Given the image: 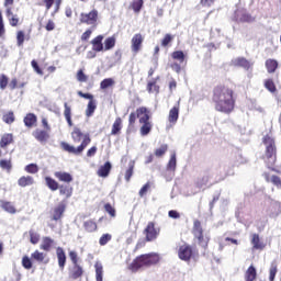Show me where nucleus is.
<instances>
[{"instance_id": "nucleus-61", "label": "nucleus", "mask_w": 281, "mask_h": 281, "mask_svg": "<svg viewBox=\"0 0 281 281\" xmlns=\"http://www.w3.org/2000/svg\"><path fill=\"white\" fill-rule=\"evenodd\" d=\"M22 267H24L26 270L32 269L33 263H32V259H30V257L24 256L22 258Z\"/></svg>"}, {"instance_id": "nucleus-38", "label": "nucleus", "mask_w": 281, "mask_h": 281, "mask_svg": "<svg viewBox=\"0 0 281 281\" xmlns=\"http://www.w3.org/2000/svg\"><path fill=\"white\" fill-rule=\"evenodd\" d=\"M134 172H135V160H131L128 162V168L125 171V181L127 183L131 181V178L133 177Z\"/></svg>"}, {"instance_id": "nucleus-10", "label": "nucleus", "mask_w": 281, "mask_h": 281, "mask_svg": "<svg viewBox=\"0 0 281 281\" xmlns=\"http://www.w3.org/2000/svg\"><path fill=\"white\" fill-rule=\"evenodd\" d=\"M143 234L145 236L146 243H153L159 238L161 234V228L155 226V222H148L147 226L144 228Z\"/></svg>"}, {"instance_id": "nucleus-18", "label": "nucleus", "mask_w": 281, "mask_h": 281, "mask_svg": "<svg viewBox=\"0 0 281 281\" xmlns=\"http://www.w3.org/2000/svg\"><path fill=\"white\" fill-rule=\"evenodd\" d=\"M102 41H104V35H98L90 42L93 52H104V44Z\"/></svg>"}, {"instance_id": "nucleus-57", "label": "nucleus", "mask_w": 281, "mask_h": 281, "mask_svg": "<svg viewBox=\"0 0 281 281\" xmlns=\"http://www.w3.org/2000/svg\"><path fill=\"white\" fill-rule=\"evenodd\" d=\"M210 183V176H204L195 182L196 188H203V186H207Z\"/></svg>"}, {"instance_id": "nucleus-17", "label": "nucleus", "mask_w": 281, "mask_h": 281, "mask_svg": "<svg viewBox=\"0 0 281 281\" xmlns=\"http://www.w3.org/2000/svg\"><path fill=\"white\" fill-rule=\"evenodd\" d=\"M56 256L59 269H61V271L65 270V265H67V255L65 254V249H63V247H57Z\"/></svg>"}, {"instance_id": "nucleus-2", "label": "nucleus", "mask_w": 281, "mask_h": 281, "mask_svg": "<svg viewBox=\"0 0 281 281\" xmlns=\"http://www.w3.org/2000/svg\"><path fill=\"white\" fill-rule=\"evenodd\" d=\"M71 139L75 144H81L77 147H74L72 145H70L67 142H61L60 143V148L65 151V153H69V155H75V156H80L82 155V153H85V149L87 148V146H89V144H91V135H89V133L85 134L82 133V130H80L79 127H74L72 132H71Z\"/></svg>"}, {"instance_id": "nucleus-62", "label": "nucleus", "mask_w": 281, "mask_h": 281, "mask_svg": "<svg viewBox=\"0 0 281 281\" xmlns=\"http://www.w3.org/2000/svg\"><path fill=\"white\" fill-rule=\"evenodd\" d=\"M68 256L72 262V265H78L80 257H78V252H76L75 250H70L68 252Z\"/></svg>"}, {"instance_id": "nucleus-6", "label": "nucleus", "mask_w": 281, "mask_h": 281, "mask_svg": "<svg viewBox=\"0 0 281 281\" xmlns=\"http://www.w3.org/2000/svg\"><path fill=\"white\" fill-rule=\"evenodd\" d=\"M192 234L194 238H196L198 245L202 247V249H207V246L210 245V237H205L203 234V226L201 225V221L194 220Z\"/></svg>"}, {"instance_id": "nucleus-55", "label": "nucleus", "mask_w": 281, "mask_h": 281, "mask_svg": "<svg viewBox=\"0 0 281 281\" xmlns=\"http://www.w3.org/2000/svg\"><path fill=\"white\" fill-rule=\"evenodd\" d=\"M0 168L2 170H7V172H10L12 170V160L1 159L0 160Z\"/></svg>"}, {"instance_id": "nucleus-41", "label": "nucleus", "mask_w": 281, "mask_h": 281, "mask_svg": "<svg viewBox=\"0 0 281 281\" xmlns=\"http://www.w3.org/2000/svg\"><path fill=\"white\" fill-rule=\"evenodd\" d=\"M171 58L172 60H178L180 65H182V63H186V54L183 53V50L172 52Z\"/></svg>"}, {"instance_id": "nucleus-14", "label": "nucleus", "mask_w": 281, "mask_h": 281, "mask_svg": "<svg viewBox=\"0 0 281 281\" xmlns=\"http://www.w3.org/2000/svg\"><path fill=\"white\" fill-rule=\"evenodd\" d=\"M231 65L233 67H241L243 69H246V71H249L252 64L245 57H236L232 59Z\"/></svg>"}, {"instance_id": "nucleus-7", "label": "nucleus", "mask_w": 281, "mask_h": 281, "mask_svg": "<svg viewBox=\"0 0 281 281\" xmlns=\"http://www.w3.org/2000/svg\"><path fill=\"white\" fill-rule=\"evenodd\" d=\"M100 16V13L97 11V9H92L88 13H81L80 14V23L83 25H90L91 30H95L98 27V19Z\"/></svg>"}, {"instance_id": "nucleus-54", "label": "nucleus", "mask_w": 281, "mask_h": 281, "mask_svg": "<svg viewBox=\"0 0 281 281\" xmlns=\"http://www.w3.org/2000/svg\"><path fill=\"white\" fill-rule=\"evenodd\" d=\"M24 43H25V32L18 31L16 32V45H18V47H23Z\"/></svg>"}, {"instance_id": "nucleus-22", "label": "nucleus", "mask_w": 281, "mask_h": 281, "mask_svg": "<svg viewBox=\"0 0 281 281\" xmlns=\"http://www.w3.org/2000/svg\"><path fill=\"white\" fill-rule=\"evenodd\" d=\"M23 122L27 128H33V126H36V123L38 122V117H36V114L34 113H27L24 116Z\"/></svg>"}, {"instance_id": "nucleus-48", "label": "nucleus", "mask_w": 281, "mask_h": 281, "mask_svg": "<svg viewBox=\"0 0 281 281\" xmlns=\"http://www.w3.org/2000/svg\"><path fill=\"white\" fill-rule=\"evenodd\" d=\"M277 274H278V263L272 262L269 269V281H274Z\"/></svg>"}, {"instance_id": "nucleus-21", "label": "nucleus", "mask_w": 281, "mask_h": 281, "mask_svg": "<svg viewBox=\"0 0 281 281\" xmlns=\"http://www.w3.org/2000/svg\"><path fill=\"white\" fill-rule=\"evenodd\" d=\"M54 177H56L58 181H61L64 183H71V181H74V176H71V173L66 171H56L54 173Z\"/></svg>"}, {"instance_id": "nucleus-42", "label": "nucleus", "mask_w": 281, "mask_h": 281, "mask_svg": "<svg viewBox=\"0 0 281 281\" xmlns=\"http://www.w3.org/2000/svg\"><path fill=\"white\" fill-rule=\"evenodd\" d=\"M130 8H132L136 14H139V12H142V8H144V0H133Z\"/></svg>"}, {"instance_id": "nucleus-59", "label": "nucleus", "mask_w": 281, "mask_h": 281, "mask_svg": "<svg viewBox=\"0 0 281 281\" xmlns=\"http://www.w3.org/2000/svg\"><path fill=\"white\" fill-rule=\"evenodd\" d=\"M77 80L78 82H87V80H89V77L85 74V70L79 69L77 71Z\"/></svg>"}, {"instance_id": "nucleus-43", "label": "nucleus", "mask_w": 281, "mask_h": 281, "mask_svg": "<svg viewBox=\"0 0 281 281\" xmlns=\"http://www.w3.org/2000/svg\"><path fill=\"white\" fill-rule=\"evenodd\" d=\"M167 170H169V172H175V170H177V154H171L167 164Z\"/></svg>"}, {"instance_id": "nucleus-9", "label": "nucleus", "mask_w": 281, "mask_h": 281, "mask_svg": "<svg viewBox=\"0 0 281 281\" xmlns=\"http://www.w3.org/2000/svg\"><path fill=\"white\" fill-rule=\"evenodd\" d=\"M196 256V250L190 244H183L178 248V258L183 262H190Z\"/></svg>"}, {"instance_id": "nucleus-20", "label": "nucleus", "mask_w": 281, "mask_h": 281, "mask_svg": "<svg viewBox=\"0 0 281 281\" xmlns=\"http://www.w3.org/2000/svg\"><path fill=\"white\" fill-rule=\"evenodd\" d=\"M112 168H113V165H111L110 161H106L103 166L99 167L97 171L98 177H102L103 179H106V177L111 175Z\"/></svg>"}, {"instance_id": "nucleus-63", "label": "nucleus", "mask_w": 281, "mask_h": 281, "mask_svg": "<svg viewBox=\"0 0 281 281\" xmlns=\"http://www.w3.org/2000/svg\"><path fill=\"white\" fill-rule=\"evenodd\" d=\"M93 30H94V29H88V30H86L85 33H82V35H81V41H82L83 43H87V41H89V38H91V35L93 34Z\"/></svg>"}, {"instance_id": "nucleus-8", "label": "nucleus", "mask_w": 281, "mask_h": 281, "mask_svg": "<svg viewBox=\"0 0 281 281\" xmlns=\"http://www.w3.org/2000/svg\"><path fill=\"white\" fill-rule=\"evenodd\" d=\"M3 5L5 8V16L11 27H18V25H21V19H19V15L12 12L14 0H4Z\"/></svg>"}, {"instance_id": "nucleus-29", "label": "nucleus", "mask_w": 281, "mask_h": 281, "mask_svg": "<svg viewBox=\"0 0 281 281\" xmlns=\"http://www.w3.org/2000/svg\"><path fill=\"white\" fill-rule=\"evenodd\" d=\"M251 245L252 249H259L260 251L267 247L265 243L260 241V235L258 234H252Z\"/></svg>"}, {"instance_id": "nucleus-1", "label": "nucleus", "mask_w": 281, "mask_h": 281, "mask_svg": "<svg viewBox=\"0 0 281 281\" xmlns=\"http://www.w3.org/2000/svg\"><path fill=\"white\" fill-rule=\"evenodd\" d=\"M212 102L215 111L229 115L236 109L234 88L227 83H218L212 90Z\"/></svg>"}, {"instance_id": "nucleus-60", "label": "nucleus", "mask_w": 281, "mask_h": 281, "mask_svg": "<svg viewBox=\"0 0 281 281\" xmlns=\"http://www.w3.org/2000/svg\"><path fill=\"white\" fill-rule=\"evenodd\" d=\"M112 236L111 234L106 233L103 234L100 239H99V244L101 245V247H104V245H106L108 243H110Z\"/></svg>"}, {"instance_id": "nucleus-47", "label": "nucleus", "mask_w": 281, "mask_h": 281, "mask_svg": "<svg viewBox=\"0 0 281 281\" xmlns=\"http://www.w3.org/2000/svg\"><path fill=\"white\" fill-rule=\"evenodd\" d=\"M168 153V144H162L160 147L156 148L154 151L155 157L161 158Z\"/></svg>"}, {"instance_id": "nucleus-52", "label": "nucleus", "mask_w": 281, "mask_h": 281, "mask_svg": "<svg viewBox=\"0 0 281 281\" xmlns=\"http://www.w3.org/2000/svg\"><path fill=\"white\" fill-rule=\"evenodd\" d=\"M103 207L104 211L109 214V216H111V218H115V216H117V211H115L111 203H105Z\"/></svg>"}, {"instance_id": "nucleus-37", "label": "nucleus", "mask_w": 281, "mask_h": 281, "mask_svg": "<svg viewBox=\"0 0 281 281\" xmlns=\"http://www.w3.org/2000/svg\"><path fill=\"white\" fill-rule=\"evenodd\" d=\"M64 116L68 126H74V122L71 121V106H69V104L66 102L64 103Z\"/></svg>"}, {"instance_id": "nucleus-51", "label": "nucleus", "mask_w": 281, "mask_h": 281, "mask_svg": "<svg viewBox=\"0 0 281 281\" xmlns=\"http://www.w3.org/2000/svg\"><path fill=\"white\" fill-rule=\"evenodd\" d=\"M25 172L29 175H36L40 170L38 165L36 164H29L24 167Z\"/></svg>"}, {"instance_id": "nucleus-24", "label": "nucleus", "mask_w": 281, "mask_h": 281, "mask_svg": "<svg viewBox=\"0 0 281 281\" xmlns=\"http://www.w3.org/2000/svg\"><path fill=\"white\" fill-rule=\"evenodd\" d=\"M58 190L60 196H65V199H71L74 194V187L69 184H60Z\"/></svg>"}, {"instance_id": "nucleus-3", "label": "nucleus", "mask_w": 281, "mask_h": 281, "mask_svg": "<svg viewBox=\"0 0 281 281\" xmlns=\"http://www.w3.org/2000/svg\"><path fill=\"white\" fill-rule=\"evenodd\" d=\"M137 120L142 125L139 133L143 137H146V135H149L150 131H153V122H150V110H148L146 106H140L137 108L135 112L130 113L128 126L133 128Z\"/></svg>"}, {"instance_id": "nucleus-28", "label": "nucleus", "mask_w": 281, "mask_h": 281, "mask_svg": "<svg viewBox=\"0 0 281 281\" xmlns=\"http://www.w3.org/2000/svg\"><path fill=\"white\" fill-rule=\"evenodd\" d=\"M10 144H14V135L7 133L1 136L0 148H8Z\"/></svg>"}, {"instance_id": "nucleus-19", "label": "nucleus", "mask_w": 281, "mask_h": 281, "mask_svg": "<svg viewBox=\"0 0 281 281\" xmlns=\"http://www.w3.org/2000/svg\"><path fill=\"white\" fill-rule=\"evenodd\" d=\"M33 137H35V139L41 143L47 142V139H49V131L36 128L33 132Z\"/></svg>"}, {"instance_id": "nucleus-15", "label": "nucleus", "mask_w": 281, "mask_h": 281, "mask_svg": "<svg viewBox=\"0 0 281 281\" xmlns=\"http://www.w3.org/2000/svg\"><path fill=\"white\" fill-rule=\"evenodd\" d=\"M65 210H67V205H65V203H59L57 206H55L53 209L52 221H60L65 214Z\"/></svg>"}, {"instance_id": "nucleus-50", "label": "nucleus", "mask_w": 281, "mask_h": 281, "mask_svg": "<svg viewBox=\"0 0 281 281\" xmlns=\"http://www.w3.org/2000/svg\"><path fill=\"white\" fill-rule=\"evenodd\" d=\"M115 85V80L113 78H105L100 83V89H109V87H113Z\"/></svg>"}, {"instance_id": "nucleus-13", "label": "nucleus", "mask_w": 281, "mask_h": 281, "mask_svg": "<svg viewBox=\"0 0 281 281\" xmlns=\"http://www.w3.org/2000/svg\"><path fill=\"white\" fill-rule=\"evenodd\" d=\"M161 80L160 76H157L156 78H153L151 80L147 81L146 91L147 93H155L156 95H159L161 91V87L157 85Z\"/></svg>"}, {"instance_id": "nucleus-26", "label": "nucleus", "mask_w": 281, "mask_h": 281, "mask_svg": "<svg viewBox=\"0 0 281 281\" xmlns=\"http://www.w3.org/2000/svg\"><path fill=\"white\" fill-rule=\"evenodd\" d=\"M31 258L32 260H35V262H43L44 265H47L49 262V258H47V255L38 250L32 252Z\"/></svg>"}, {"instance_id": "nucleus-23", "label": "nucleus", "mask_w": 281, "mask_h": 281, "mask_svg": "<svg viewBox=\"0 0 281 281\" xmlns=\"http://www.w3.org/2000/svg\"><path fill=\"white\" fill-rule=\"evenodd\" d=\"M263 179L267 183H273L276 188H280L281 190V178L280 176H270L269 172H263Z\"/></svg>"}, {"instance_id": "nucleus-11", "label": "nucleus", "mask_w": 281, "mask_h": 281, "mask_svg": "<svg viewBox=\"0 0 281 281\" xmlns=\"http://www.w3.org/2000/svg\"><path fill=\"white\" fill-rule=\"evenodd\" d=\"M144 45V35L142 33H136L131 40V49L133 54H139Z\"/></svg>"}, {"instance_id": "nucleus-49", "label": "nucleus", "mask_w": 281, "mask_h": 281, "mask_svg": "<svg viewBox=\"0 0 281 281\" xmlns=\"http://www.w3.org/2000/svg\"><path fill=\"white\" fill-rule=\"evenodd\" d=\"M265 87L270 93H276L278 91V88L276 87V82H273V79H267L265 81Z\"/></svg>"}, {"instance_id": "nucleus-53", "label": "nucleus", "mask_w": 281, "mask_h": 281, "mask_svg": "<svg viewBox=\"0 0 281 281\" xmlns=\"http://www.w3.org/2000/svg\"><path fill=\"white\" fill-rule=\"evenodd\" d=\"M29 235H30V243H32V245H38V240H41V235L34 232V229L29 231Z\"/></svg>"}, {"instance_id": "nucleus-27", "label": "nucleus", "mask_w": 281, "mask_h": 281, "mask_svg": "<svg viewBox=\"0 0 281 281\" xmlns=\"http://www.w3.org/2000/svg\"><path fill=\"white\" fill-rule=\"evenodd\" d=\"M44 181H45L46 188H48V190H50L52 192H56V190L60 188V184L58 183V181H56L54 178L49 176L45 177Z\"/></svg>"}, {"instance_id": "nucleus-32", "label": "nucleus", "mask_w": 281, "mask_h": 281, "mask_svg": "<svg viewBox=\"0 0 281 281\" xmlns=\"http://www.w3.org/2000/svg\"><path fill=\"white\" fill-rule=\"evenodd\" d=\"M53 247H54V239H52V237H43L40 249H42L43 251H52Z\"/></svg>"}, {"instance_id": "nucleus-45", "label": "nucleus", "mask_w": 281, "mask_h": 281, "mask_svg": "<svg viewBox=\"0 0 281 281\" xmlns=\"http://www.w3.org/2000/svg\"><path fill=\"white\" fill-rule=\"evenodd\" d=\"M172 41H175V35L167 33L162 37L160 45L161 47H170V45L172 44Z\"/></svg>"}, {"instance_id": "nucleus-58", "label": "nucleus", "mask_w": 281, "mask_h": 281, "mask_svg": "<svg viewBox=\"0 0 281 281\" xmlns=\"http://www.w3.org/2000/svg\"><path fill=\"white\" fill-rule=\"evenodd\" d=\"M239 21H240V23H254V21H256V19H254V16H251V14H249V13H244L239 18Z\"/></svg>"}, {"instance_id": "nucleus-56", "label": "nucleus", "mask_w": 281, "mask_h": 281, "mask_svg": "<svg viewBox=\"0 0 281 281\" xmlns=\"http://www.w3.org/2000/svg\"><path fill=\"white\" fill-rule=\"evenodd\" d=\"M9 82H10V79L5 76V74L0 75V89L2 91H5Z\"/></svg>"}, {"instance_id": "nucleus-39", "label": "nucleus", "mask_w": 281, "mask_h": 281, "mask_svg": "<svg viewBox=\"0 0 281 281\" xmlns=\"http://www.w3.org/2000/svg\"><path fill=\"white\" fill-rule=\"evenodd\" d=\"M15 121H16V116H14L13 111L5 112L2 115V122H4V124H14Z\"/></svg>"}, {"instance_id": "nucleus-35", "label": "nucleus", "mask_w": 281, "mask_h": 281, "mask_svg": "<svg viewBox=\"0 0 281 281\" xmlns=\"http://www.w3.org/2000/svg\"><path fill=\"white\" fill-rule=\"evenodd\" d=\"M27 85V81H22L19 83V79L12 78L9 83V89L11 91H14V89H24V87Z\"/></svg>"}, {"instance_id": "nucleus-40", "label": "nucleus", "mask_w": 281, "mask_h": 281, "mask_svg": "<svg viewBox=\"0 0 281 281\" xmlns=\"http://www.w3.org/2000/svg\"><path fill=\"white\" fill-rule=\"evenodd\" d=\"M94 269H95V280L97 281H102L103 276H104V267H102V263L95 262L94 263Z\"/></svg>"}, {"instance_id": "nucleus-25", "label": "nucleus", "mask_w": 281, "mask_h": 281, "mask_svg": "<svg viewBox=\"0 0 281 281\" xmlns=\"http://www.w3.org/2000/svg\"><path fill=\"white\" fill-rule=\"evenodd\" d=\"M34 183H35L34 177L32 176H22L18 180V186L20 188H27L30 186H34Z\"/></svg>"}, {"instance_id": "nucleus-64", "label": "nucleus", "mask_w": 281, "mask_h": 281, "mask_svg": "<svg viewBox=\"0 0 281 281\" xmlns=\"http://www.w3.org/2000/svg\"><path fill=\"white\" fill-rule=\"evenodd\" d=\"M148 190H150V182H147L143 186V188L139 190L138 194L140 198L146 196V194L148 193Z\"/></svg>"}, {"instance_id": "nucleus-12", "label": "nucleus", "mask_w": 281, "mask_h": 281, "mask_svg": "<svg viewBox=\"0 0 281 281\" xmlns=\"http://www.w3.org/2000/svg\"><path fill=\"white\" fill-rule=\"evenodd\" d=\"M180 111H181V104L179 102L169 110L167 120H168L170 126H175L177 124V122H179Z\"/></svg>"}, {"instance_id": "nucleus-16", "label": "nucleus", "mask_w": 281, "mask_h": 281, "mask_svg": "<svg viewBox=\"0 0 281 281\" xmlns=\"http://www.w3.org/2000/svg\"><path fill=\"white\" fill-rule=\"evenodd\" d=\"M85 274V270L82 269V266L79 263L72 265V268L69 271V278L71 280H78V278H82Z\"/></svg>"}, {"instance_id": "nucleus-46", "label": "nucleus", "mask_w": 281, "mask_h": 281, "mask_svg": "<svg viewBox=\"0 0 281 281\" xmlns=\"http://www.w3.org/2000/svg\"><path fill=\"white\" fill-rule=\"evenodd\" d=\"M113 47H115V37L111 36V37L105 38L103 52H109V49H113Z\"/></svg>"}, {"instance_id": "nucleus-44", "label": "nucleus", "mask_w": 281, "mask_h": 281, "mask_svg": "<svg viewBox=\"0 0 281 281\" xmlns=\"http://www.w3.org/2000/svg\"><path fill=\"white\" fill-rule=\"evenodd\" d=\"M95 109H98V105L95 104V100L89 101L86 109V116L91 117L93 113H95Z\"/></svg>"}, {"instance_id": "nucleus-36", "label": "nucleus", "mask_w": 281, "mask_h": 281, "mask_svg": "<svg viewBox=\"0 0 281 281\" xmlns=\"http://www.w3.org/2000/svg\"><path fill=\"white\" fill-rule=\"evenodd\" d=\"M266 69L268 71V74H276V70L278 69V60L267 59L266 60Z\"/></svg>"}, {"instance_id": "nucleus-31", "label": "nucleus", "mask_w": 281, "mask_h": 281, "mask_svg": "<svg viewBox=\"0 0 281 281\" xmlns=\"http://www.w3.org/2000/svg\"><path fill=\"white\" fill-rule=\"evenodd\" d=\"M0 207L4 210V212H8V214H14L16 212V207L14 204L10 201H0Z\"/></svg>"}, {"instance_id": "nucleus-30", "label": "nucleus", "mask_w": 281, "mask_h": 281, "mask_svg": "<svg viewBox=\"0 0 281 281\" xmlns=\"http://www.w3.org/2000/svg\"><path fill=\"white\" fill-rule=\"evenodd\" d=\"M83 229L88 234H93V232H98V223L93 220H88L83 222Z\"/></svg>"}, {"instance_id": "nucleus-33", "label": "nucleus", "mask_w": 281, "mask_h": 281, "mask_svg": "<svg viewBox=\"0 0 281 281\" xmlns=\"http://www.w3.org/2000/svg\"><path fill=\"white\" fill-rule=\"evenodd\" d=\"M123 121L122 117H116L113 125H112V130H111V135H120V133H122V125Z\"/></svg>"}, {"instance_id": "nucleus-5", "label": "nucleus", "mask_w": 281, "mask_h": 281, "mask_svg": "<svg viewBox=\"0 0 281 281\" xmlns=\"http://www.w3.org/2000/svg\"><path fill=\"white\" fill-rule=\"evenodd\" d=\"M262 142L266 146L263 161L267 169L271 170L272 172H278V169H276V162L278 161V148L276 147V140L271 136L266 135Z\"/></svg>"}, {"instance_id": "nucleus-4", "label": "nucleus", "mask_w": 281, "mask_h": 281, "mask_svg": "<svg viewBox=\"0 0 281 281\" xmlns=\"http://www.w3.org/2000/svg\"><path fill=\"white\" fill-rule=\"evenodd\" d=\"M160 260L161 257L157 252L144 254L137 256L127 269L128 271H132V273H137V271H142V269H148L155 267V265H159Z\"/></svg>"}, {"instance_id": "nucleus-34", "label": "nucleus", "mask_w": 281, "mask_h": 281, "mask_svg": "<svg viewBox=\"0 0 281 281\" xmlns=\"http://www.w3.org/2000/svg\"><path fill=\"white\" fill-rule=\"evenodd\" d=\"M258 278V272L256 271V267L251 265L245 272V280L246 281H255Z\"/></svg>"}]
</instances>
